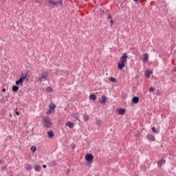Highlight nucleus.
I'll return each mask as SVG.
<instances>
[{
	"mask_svg": "<svg viewBox=\"0 0 176 176\" xmlns=\"http://www.w3.org/2000/svg\"><path fill=\"white\" fill-rule=\"evenodd\" d=\"M127 58H129V56L126 53H124L122 57L120 58V62L118 64V69L122 71L124 67H126V64L127 63Z\"/></svg>",
	"mask_w": 176,
	"mask_h": 176,
	"instance_id": "1",
	"label": "nucleus"
},
{
	"mask_svg": "<svg viewBox=\"0 0 176 176\" xmlns=\"http://www.w3.org/2000/svg\"><path fill=\"white\" fill-rule=\"evenodd\" d=\"M43 124L44 127H48L50 128L52 127V120H50V118H44L43 119Z\"/></svg>",
	"mask_w": 176,
	"mask_h": 176,
	"instance_id": "2",
	"label": "nucleus"
},
{
	"mask_svg": "<svg viewBox=\"0 0 176 176\" xmlns=\"http://www.w3.org/2000/svg\"><path fill=\"white\" fill-rule=\"evenodd\" d=\"M85 160H87V166H91V164L93 163V160H94L93 155H86Z\"/></svg>",
	"mask_w": 176,
	"mask_h": 176,
	"instance_id": "3",
	"label": "nucleus"
},
{
	"mask_svg": "<svg viewBox=\"0 0 176 176\" xmlns=\"http://www.w3.org/2000/svg\"><path fill=\"white\" fill-rule=\"evenodd\" d=\"M24 80H26V82H28V78H26V76H23V78H20V79H19V80L16 81V86L19 87V85L23 86Z\"/></svg>",
	"mask_w": 176,
	"mask_h": 176,
	"instance_id": "4",
	"label": "nucleus"
},
{
	"mask_svg": "<svg viewBox=\"0 0 176 176\" xmlns=\"http://www.w3.org/2000/svg\"><path fill=\"white\" fill-rule=\"evenodd\" d=\"M50 5H52L53 8H54V6H56V5H59V3H60V5H63V0H58V1H53V0H48Z\"/></svg>",
	"mask_w": 176,
	"mask_h": 176,
	"instance_id": "5",
	"label": "nucleus"
},
{
	"mask_svg": "<svg viewBox=\"0 0 176 176\" xmlns=\"http://www.w3.org/2000/svg\"><path fill=\"white\" fill-rule=\"evenodd\" d=\"M55 108H56V104H50V110L47 111V115H50V113L54 112Z\"/></svg>",
	"mask_w": 176,
	"mask_h": 176,
	"instance_id": "6",
	"label": "nucleus"
},
{
	"mask_svg": "<svg viewBox=\"0 0 176 176\" xmlns=\"http://www.w3.org/2000/svg\"><path fill=\"white\" fill-rule=\"evenodd\" d=\"M49 74L47 72H43L41 77L38 78L39 82H43V79L48 78Z\"/></svg>",
	"mask_w": 176,
	"mask_h": 176,
	"instance_id": "7",
	"label": "nucleus"
},
{
	"mask_svg": "<svg viewBox=\"0 0 176 176\" xmlns=\"http://www.w3.org/2000/svg\"><path fill=\"white\" fill-rule=\"evenodd\" d=\"M107 100V97L106 96H102V99L99 100L100 104H106V101Z\"/></svg>",
	"mask_w": 176,
	"mask_h": 176,
	"instance_id": "8",
	"label": "nucleus"
},
{
	"mask_svg": "<svg viewBox=\"0 0 176 176\" xmlns=\"http://www.w3.org/2000/svg\"><path fill=\"white\" fill-rule=\"evenodd\" d=\"M65 126L69 127V129H74V127H75V123H73L72 122H67L65 124Z\"/></svg>",
	"mask_w": 176,
	"mask_h": 176,
	"instance_id": "9",
	"label": "nucleus"
},
{
	"mask_svg": "<svg viewBox=\"0 0 176 176\" xmlns=\"http://www.w3.org/2000/svg\"><path fill=\"white\" fill-rule=\"evenodd\" d=\"M166 160L164 159H161L159 162H157V165L159 167H162V164H165Z\"/></svg>",
	"mask_w": 176,
	"mask_h": 176,
	"instance_id": "10",
	"label": "nucleus"
},
{
	"mask_svg": "<svg viewBox=\"0 0 176 176\" xmlns=\"http://www.w3.org/2000/svg\"><path fill=\"white\" fill-rule=\"evenodd\" d=\"M126 112V109H124L123 108H120V109H118V115H124Z\"/></svg>",
	"mask_w": 176,
	"mask_h": 176,
	"instance_id": "11",
	"label": "nucleus"
},
{
	"mask_svg": "<svg viewBox=\"0 0 176 176\" xmlns=\"http://www.w3.org/2000/svg\"><path fill=\"white\" fill-rule=\"evenodd\" d=\"M34 167L35 171L39 172L41 170V166H39V164H34Z\"/></svg>",
	"mask_w": 176,
	"mask_h": 176,
	"instance_id": "12",
	"label": "nucleus"
},
{
	"mask_svg": "<svg viewBox=\"0 0 176 176\" xmlns=\"http://www.w3.org/2000/svg\"><path fill=\"white\" fill-rule=\"evenodd\" d=\"M149 58V56L147 53H145L143 62L144 63H148Z\"/></svg>",
	"mask_w": 176,
	"mask_h": 176,
	"instance_id": "13",
	"label": "nucleus"
},
{
	"mask_svg": "<svg viewBox=\"0 0 176 176\" xmlns=\"http://www.w3.org/2000/svg\"><path fill=\"white\" fill-rule=\"evenodd\" d=\"M139 101H140L139 97H133V98H132V102H133V104H138Z\"/></svg>",
	"mask_w": 176,
	"mask_h": 176,
	"instance_id": "14",
	"label": "nucleus"
},
{
	"mask_svg": "<svg viewBox=\"0 0 176 176\" xmlns=\"http://www.w3.org/2000/svg\"><path fill=\"white\" fill-rule=\"evenodd\" d=\"M147 138L148 140H151V141H155V136L153 135L152 134H148Z\"/></svg>",
	"mask_w": 176,
	"mask_h": 176,
	"instance_id": "15",
	"label": "nucleus"
},
{
	"mask_svg": "<svg viewBox=\"0 0 176 176\" xmlns=\"http://www.w3.org/2000/svg\"><path fill=\"white\" fill-rule=\"evenodd\" d=\"M47 135L49 138H53V137H54V131H48Z\"/></svg>",
	"mask_w": 176,
	"mask_h": 176,
	"instance_id": "16",
	"label": "nucleus"
},
{
	"mask_svg": "<svg viewBox=\"0 0 176 176\" xmlns=\"http://www.w3.org/2000/svg\"><path fill=\"white\" fill-rule=\"evenodd\" d=\"M96 98H97V97L95 94H91L89 96V99L92 100L93 101H96Z\"/></svg>",
	"mask_w": 176,
	"mask_h": 176,
	"instance_id": "17",
	"label": "nucleus"
},
{
	"mask_svg": "<svg viewBox=\"0 0 176 176\" xmlns=\"http://www.w3.org/2000/svg\"><path fill=\"white\" fill-rule=\"evenodd\" d=\"M84 120L85 122H88V120H89V116L87 113L84 114Z\"/></svg>",
	"mask_w": 176,
	"mask_h": 176,
	"instance_id": "18",
	"label": "nucleus"
},
{
	"mask_svg": "<svg viewBox=\"0 0 176 176\" xmlns=\"http://www.w3.org/2000/svg\"><path fill=\"white\" fill-rule=\"evenodd\" d=\"M153 72H151V71H147L146 74V78H151V75H152Z\"/></svg>",
	"mask_w": 176,
	"mask_h": 176,
	"instance_id": "19",
	"label": "nucleus"
},
{
	"mask_svg": "<svg viewBox=\"0 0 176 176\" xmlns=\"http://www.w3.org/2000/svg\"><path fill=\"white\" fill-rule=\"evenodd\" d=\"M19 90V87H17V85L16 86L12 87V91H18Z\"/></svg>",
	"mask_w": 176,
	"mask_h": 176,
	"instance_id": "20",
	"label": "nucleus"
},
{
	"mask_svg": "<svg viewBox=\"0 0 176 176\" xmlns=\"http://www.w3.org/2000/svg\"><path fill=\"white\" fill-rule=\"evenodd\" d=\"M102 123V120L99 119L96 120V124H98V126H101Z\"/></svg>",
	"mask_w": 176,
	"mask_h": 176,
	"instance_id": "21",
	"label": "nucleus"
},
{
	"mask_svg": "<svg viewBox=\"0 0 176 176\" xmlns=\"http://www.w3.org/2000/svg\"><path fill=\"white\" fill-rule=\"evenodd\" d=\"M47 91L48 92V93H52V91H53V89H52V87H47Z\"/></svg>",
	"mask_w": 176,
	"mask_h": 176,
	"instance_id": "22",
	"label": "nucleus"
},
{
	"mask_svg": "<svg viewBox=\"0 0 176 176\" xmlns=\"http://www.w3.org/2000/svg\"><path fill=\"white\" fill-rule=\"evenodd\" d=\"M37 148L36 146H31L30 150L32 151V152H36Z\"/></svg>",
	"mask_w": 176,
	"mask_h": 176,
	"instance_id": "23",
	"label": "nucleus"
},
{
	"mask_svg": "<svg viewBox=\"0 0 176 176\" xmlns=\"http://www.w3.org/2000/svg\"><path fill=\"white\" fill-rule=\"evenodd\" d=\"M26 170H31L32 168L31 164H27L25 166Z\"/></svg>",
	"mask_w": 176,
	"mask_h": 176,
	"instance_id": "24",
	"label": "nucleus"
},
{
	"mask_svg": "<svg viewBox=\"0 0 176 176\" xmlns=\"http://www.w3.org/2000/svg\"><path fill=\"white\" fill-rule=\"evenodd\" d=\"M73 116L74 118H76V119H77L78 120H79L80 116L78 113H74Z\"/></svg>",
	"mask_w": 176,
	"mask_h": 176,
	"instance_id": "25",
	"label": "nucleus"
},
{
	"mask_svg": "<svg viewBox=\"0 0 176 176\" xmlns=\"http://www.w3.org/2000/svg\"><path fill=\"white\" fill-rule=\"evenodd\" d=\"M109 80L111 82H113V83H116L117 82V80L115 78H110Z\"/></svg>",
	"mask_w": 176,
	"mask_h": 176,
	"instance_id": "26",
	"label": "nucleus"
},
{
	"mask_svg": "<svg viewBox=\"0 0 176 176\" xmlns=\"http://www.w3.org/2000/svg\"><path fill=\"white\" fill-rule=\"evenodd\" d=\"M51 166H56L57 164L55 160H52L50 163Z\"/></svg>",
	"mask_w": 176,
	"mask_h": 176,
	"instance_id": "27",
	"label": "nucleus"
},
{
	"mask_svg": "<svg viewBox=\"0 0 176 176\" xmlns=\"http://www.w3.org/2000/svg\"><path fill=\"white\" fill-rule=\"evenodd\" d=\"M152 131H153V133H158V130H156V129H155V126L152 127Z\"/></svg>",
	"mask_w": 176,
	"mask_h": 176,
	"instance_id": "28",
	"label": "nucleus"
},
{
	"mask_svg": "<svg viewBox=\"0 0 176 176\" xmlns=\"http://www.w3.org/2000/svg\"><path fill=\"white\" fill-rule=\"evenodd\" d=\"M71 147H72V149H75V148L76 147V144H72Z\"/></svg>",
	"mask_w": 176,
	"mask_h": 176,
	"instance_id": "29",
	"label": "nucleus"
},
{
	"mask_svg": "<svg viewBox=\"0 0 176 176\" xmlns=\"http://www.w3.org/2000/svg\"><path fill=\"white\" fill-rule=\"evenodd\" d=\"M154 91H155L154 87H150V89H149V91H151V92H153Z\"/></svg>",
	"mask_w": 176,
	"mask_h": 176,
	"instance_id": "30",
	"label": "nucleus"
},
{
	"mask_svg": "<svg viewBox=\"0 0 176 176\" xmlns=\"http://www.w3.org/2000/svg\"><path fill=\"white\" fill-rule=\"evenodd\" d=\"M36 1V3H40L41 5H42L43 1H41V0H34Z\"/></svg>",
	"mask_w": 176,
	"mask_h": 176,
	"instance_id": "31",
	"label": "nucleus"
},
{
	"mask_svg": "<svg viewBox=\"0 0 176 176\" xmlns=\"http://www.w3.org/2000/svg\"><path fill=\"white\" fill-rule=\"evenodd\" d=\"M142 170H146V166H145V165H144V166H142Z\"/></svg>",
	"mask_w": 176,
	"mask_h": 176,
	"instance_id": "32",
	"label": "nucleus"
},
{
	"mask_svg": "<svg viewBox=\"0 0 176 176\" xmlns=\"http://www.w3.org/2000/svg\"><path fill=\"white\" fill-rule=\"evenodd\" d=\"M43 168H47L46 164H43Z\"/></svg>",
	"mask_w": 176,
	"mask_h": 176,
	"instance_id": "33",
	"label": "nucleus"
},
{
	"mask_svg": "<svg viewBox=\"0 0 176 176\" xmlns=\"http://www.w3.org/2000/svg\"><path fill=\"white\" fill-rule=\"evenodd\" d=\"M136 137H140V134L138 133V134H136Z\"/></svg>",
	"mask_w": 176,
	"mask_h": 176,
	"instance_id": "34",
	"label": "nucleus"
},
{
	"mask_svg": "<svg viewBox=\"0 0 176 176\" xmlns=\"http://www.w3.org/2000/svg\"><path fill=\"white\" fill-rule=\"evenodd\" d=\"M108 19H111V14H109Z\"/></svg>",
	"mask_w": 176,
	"mask_h": 176,
	"instance_id": "35",
	"label": "nucleus"
},
{
	"mask_svg": "<svg viewBox=\"0 0 176 176\" xmlns=\"http://www.w3.org/2000/svg\"><path fill=\"white\" fill-rule=\"evenodd\" d=\"M111 25H112V24H113V19H111Z\"/></svg>",
	"mask_w": 176,
	"mask_h": 176,
	"instance_id": "36",
	"label": "nucleus"
},
{
	"mask_svg": "<svg viewBox=\"0 0 176 176\" xmlns=\"http://www.w3.org/2000/svg\"><path fill=\"white\" fill-rule=\"evenodd\" d=\"M2 91H3V93H5V92L6 91V89H2Z\"/></svg>",
	"mask_w": 176,
	"mask_h": 176,
	"instance_id": "37",
	"label": "nucleus"
},
{
	"mask_svg": "<svg viewBox=\"0 0 176 176\" xmlns=\"http://www.w3.org/2000/svg\"><path fill=\"white\" fill-rule=\"evenodd\" d=\"M16 115H20L19 112H18L17 111H16Z\"/></svg>",
	"mask_w": 176,
	"mask_h": 176,
	"instance_id": "38",
	"label": "nucleus"
},
{
	"mask_svg": "<svg viewBox=\"0 0 176 176\" xmlns=\"http://www.w3.org/2000/svg\"><path fill=\"white\" fill-rule=\"evenodd\" d=\"M173 71H174V72H176V67H175V68L173 69Z\"/></svg>",
	"mask_w": 176,
	"mask_h": 176,
	"instance_id": "39",
	"label": "nucleus"
},
{
	"mask_svg": "<svg viewBox=\"0 0 176 176\" xmlns=\"http://www.w3.org/2000/svg\"><path fill=\"white\" fill-rule=\"evenodd\" d=\"M71 170H67V173H70Z\"/></svg>",
	"mask_w": 176,
	"mask_h": 176,
	"instance_id": "40",
	"label": "nucleus"
},
{
	"mask_svg": "<svg viewBox=\"0 0 176 176\" xmlns=\"http://www.w3.org/2000/svg\"><path fill=\"white\" fill-rule=\"evenodd\" d=\"M134 1H138L139 0H133Z\"/></svg>",
	"mask_w": 176,
	"mask_h": 176,
	"instance_id": "41",
	"label": "nucleus"
},
{
	"mask_svg": "<svg viewBox=\"0 0 176 176\" xmlns=\"http://www.w3.org/2000/svg\"><path fill=\"white\" fill-rule=\"evenodd\" d=\"M87 155H91V153H87Z\"/></svg>",
	"mask_w": 176,
	"mask_h": 176,
	"instance_id": "42",
	"label": "nucleus"
},
{
	"mask_svg": "<svg viewBox=\"0 0 176 176\" xmlns=\"http://www.w3.org/2000/svg\"><path fill=\"white\" fill-rule=\"evenodd\" d=\"M6 101H8V98H6Z\"/></svg>",
	"mask_w": 176,
	"mask_h": 176,
	"instance_id": "43",
	"label": "nucleus"
},
{
	"mask_svg": "<svg viewBox=\"0 0 176 176\" xmlns=\"http://www.w3.org/2000/svg\"><path fill=\"white\" fill-rule=\"evenodd\" d=\"M124 1H128V0H124Z\"/></svg>",
	"mask_w": 176,
	"mask_h": 176,
	"instance_id": "44",
	"label": "nucleus"
},
{
	"mask_svg": "<svg viewBox=\"0 0 176 176\" xmlns=\"http://www.w3.org/2000/svg\"><path fill=\"white\" fill-rule=\"evenodd\" d=\"M0 163H1V160H0Z\"/></svg>",
	"mask_w": 176,
	"mask_h": 176,
	"instance_id": "45",
	"label": "nucleus"
}]
</instances>
